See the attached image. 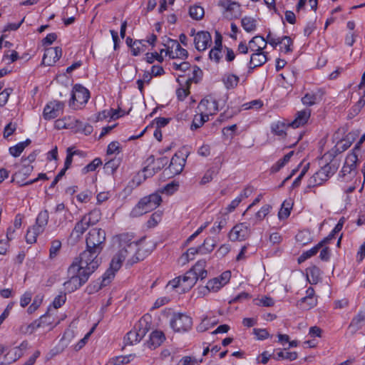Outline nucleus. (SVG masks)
<instances>
[{
	"label": "nucleus",
	"mask_w": 365,
	"mask_h": 365,
	"mask_svg": "<svg viewBox=\"0 0 365 365\" xmlns=\"http://www.w3.org/2000/svg\"><path fill=\"white\" fill-rule=\"evenodd\" d=\"M115 241L118 243V250L113 256L109 269L103 275L102 281L99 284L98 289L110 283L114 277L115 272L120 268L123 261L127 260V263L132 265L139 260V258L135 257L138 245L134 242H131L128 235H120L117 237Z\"/></svg>",
	"instance_id": "f257e3e1"
},
{
	"label": "nucleus",
	"mask_w": 365,
	"mask_h": 365,
	"mask_svg": "<svg viewBox=\"0 0 365 365\" xmlns=\"http://www.w3.org/2000/svg\"><path fill=\"white\" fill-rule=\"evenodd\" d=\"M99 255L100 253L94 254V250L86 248L81 253L78 259L70 266V272H74L75 270H79L81 273L89 277L101 262Z\"/></svg>",
	"instance_id": "f03ea898"
},
{
	"label": "nucleus",
	"mask_w": 365,
	"mask_h": 365,
	"mask_svg": "<svg viewBox=\"0 0 365 365\" xmlns=\"http://www.w3.org/2000/svg\"><path fill=\"white\" fill-rule=\"evenodd\" d=\"M162 202V197L158 193H153L143 197L132 210L134 217L140 216L157 208Z\"/></svg>",
	"instance_id": "7ed1b4c3"
},
{
	"label": "nucleus",
	"mask_w": 365,
	"mask_h": 365,
	"mask_svg": "<svg viewBox=\"0 0 365 365\" xmlns=\"http://www.w3.org/2000/svg\"><path fill=\"white\" fill-rule=\"evenodd\" d=\"M49 214L46 210L41 211L36 219V223L29 227L26 235V240L29 244L36 242L37 237L43 232L48 224Z\"/></svg>",
	"instance_id": "20e7f679"
},
{
	"label": "nucleus",
	"mask_w": 365,
	"mask_h": 365,
	"mask_svg": "<svg viewBox=\"0 0 365 365\" xmlns=\"http://www.w3.org/2000/svg\"><path fill=\"white\" fill-rule=\"evenodd\" d=\"M90 98L89 91L81 84H76L72 89L69 106L73 110L81 109Z\"/></svg>",
	"instance_id": "39448f33"
},
{
	"label": "nucleus",
	"mask_w": 365,
	"mask_h": 365,
	"mask_svg": "<svg viewBox=\"0 0 365 365\" xmlns=\"http://www.w3.org/2000/svg\"><path fill=\"white\" fill-rule=\"evenodd\" d=\"M106 241V232L100 228L91 229L86 237V248L94 250V254L101 253Z\"/></svg>",
	"instance_id": "423d86ee"
},
{
	"label": "nucleus",
	"mask_w": 365,
	"mask_h": 365,
	"mask_svg": "<svg viewBox=\"0 0 365 365\" xmlns=\"http://www.w3.org/2000/svg\"><path fill=\"white\" fill-rule=\"evenodd\" d=\"M337 168L335 165L327 163L317 171L309 180V187L322 185L327 181L336 171Z\"/></svg>",
	"instance_id": "0eeeda50"
},
{
	"label": "nucleus",
	"mask_w": 365,
	"mask_h": 365,
	"mask_svg": "<svg viewBox=\"0 0 365 365\" xmlns=\"http://www.w3.org/2000/svg\"><path fill=\"white\" fill-rule=\"evenodd\" d=\"M170 327L175 332H186L192 326V318L182 313H175L170 321Z\"/></svg>",
	"instance_id": "6e6552de"
},
{
	"label": "nucleus",
	"mask_w": 365,
	"mask_h": 365,
	"mask_svg": "<svg viewBox=\"0 0 365 365\" xmlns=\"http://www.w3.org/2000/svg\"><path fill=\"white\" fill-rule=\"evenodd\" d=\"M68 274L69 279L63 283V287L64 290L69 293L81 287L88 279V277L83 273H81L79 270H75L74 272H70V267L68 269Z\"/></svg>",
	"instance_id": "1a4fd4ad"
},
{
	"label": "nucleus",
	"mask_w": 365,
	"mask_h": 365,
	"mask_svg": "<svg viewBox=\"0 0 365 365\" xmlns=\"http://www.w3.org/2000/svg\"><path fill=\"white\" fill-rule=\"evenodd\" d=\"M220 103L215 95H209L201 100L197 106L199 113L209 115H215L219 110Z\"/></svg>",
	"instance_id": "9d476101"
},
{
	"label": "nucleus",
	"mask_w": 365,
	"mask_h": 365,
	"mask_svg": "<svg viewBox=\"0 0 365 365\" xmlns=\"http://www.w3.org/2000/svg\"><path fill=\"white\" fill-rule=\"evenodd\" d=\"M64 103L61 101H53L46 105L43 112V116L45 120H50L56 118L63 113Z\"/></svg>",
	"instance_id": "9b49d317"
},
{
	"label": "nucleus",
	"mask_w": 365,
	"mask_h": 365,
	"mask_svg": "<svg viewBox=\"0 0 365 365\" xmlns=\"http://www.w3.org/2000/svg\"><path fill=\"white\" fill-rule=\"evenodd\" d=\"M249 227L245 223L236 225L229 233V238L231 241H243L250 236Z\"/></svg>",
	"instance_id": "f8f14e48"
},
{
	"label": "nucleus",
	"mask_w": 365,
	"mask_h": 365,
	"mask_svg": "<svg viewBox=\"0 0 365 365\" xmlns=\"http://www.w3.org/2000/svg\"><path fill=\"white\" fill-rule=\"evenodd\" d=\"M61 56V47H46L42 58V63L47 66H53Z\"/></svg>",
	"instance_id": "ddd939ff"
},
{
	"label": "nucleus",
	"mask_w": 365,
	"mask_h": 365,
	"mask_svg": "<svg viewBox=\"0 0 365 365\" xmlns=\"http://www.w3.org/2000/svg\"><path fill=\"white\" fill-rule=\"evenodd\" d=\"M86 220H87L86 218L82 217L81 220L76 223L74 228L70 235L69 240L71 241V243L75 244L79 241L84 232L91 226Z\"/></svg>",
	"instance_id": "4468645a"
},
{
	"label": "nucleus",
	"mask_w": 365,
	"mask_h": 365,
	"mask_svg": "<svg viewBox=\"0 0 365 365\" xmlns=\"http://www.w3.org/2000/svg\"><path fill=\"white\" fill-rule=\"evenodd\" d=\"M317 304V299L315 296L314 289L309 287L306 290V296L297 302V305L302 309L309 310L314 307Z\"/></svg>",
	"instance_id": "2eb2a0df"
},
{
	"label": "nucleus",
	"mask_w": 365,
	"mask_h": 365,
	"mask_svg": "<svg viewBox=\"0 0 365 365\" xmlns=\"http://www.w3.org/2000/svg\"><path fill=\"white\" fill-rule=\"evenodd\" d=\"M311 113L312 110L309 108H304L297 111L294 120L289 123L290 127L297 128L307 124L310 118Z\"/></svg>",
	"instance_id": "dca6fc26"
},
{
	"label": "nucleus",
	"mask_w": 365,
	"mask_h": 365,
	"mask_svg": "<svg viewBox=\"0 0 365 365\" xmlns=\"http://www.w3.org/2000/svg\"><path fill=\"white\" fill-rule=\"evenodd\" d=\"M218 6L229 12L232 17H237L240 15V4L231 0H220Z\"/></svg>",
	"instance_id": "f3484780"
},
{
	"label": "nucleus",
	"mask_w": 365,
	"mask_h": 365,
	"mask_svg": "<svg viewBox=\"0 0 365 365\" xmlns=\"http://www.w3.org/2000/svg\"><path fill=\"white\" fill-rule=\"evenodd\" d=\"M322 98V92L317 89L305 93L302 98V103L306 106H314L321 101Z\"/></svg>",
	"instance_id": "a211bd4d"
},
{
	"label": "nucleus",
	"mask_w": 365,
	"mask_h": 365,
	"mask_svg": "<svg viewBox=\"0 0 365 365\" xmlns=\"http://www.w3.org/2000/svg\"><path fill=\"white\" fill-rule=\"evenodd\" d=\"M185 159L178 155V154H175L174 156L171 158L170 165L168 166V169L170 173L173 175L180 174L185 166Z\"/></svg>",
	"instance_id": "6ab92c4d"
},
{
	"label": "nucleus",
	"mask_w": 365,
	"mask_h": 365,
	"mask_svg": "<svg viewBox=\"0 0 365 365\" xmlns=\"http://www.w3.org/2000/svg\"><path fill=\"white\" fill-rule=\"evenodd\" d=\"M145 334V330L142 329L130 330L124 337L125 345H133L138 343L143 338Z\"/></svg>",
	"instance_id": "aec40b11"
},
{
	"label": "nucleus",
	"mask_w": 365,
	"mask_h": 365,
	"mask_svg": "<svg viewBox=\"0 0 365 365\" xmlns=\"http://www.w3.org/2000/svg\"><path fill=\"white\" fill-rule=\"evenodd\" d=\"M24 164L22 165L21 169L19 171L15 173L13 175V181H16V182L20 185L21 183H24V180L26 177H28L33 170V166L30 164Z\"/></svg>",
	"instance_id": "412c9836"
},
{
	"label": "nucleus",
	"mask_w": 365,
	"mask_h": 365,
	"mask_svg": "<svg viewBox=\"0 0 365 365\" xmlns=\"http://www.w3.org/2000/svg\"><path fill=\"white\" fill-rule=\"evenodd\" d=\"M266 47H258L257 51L252 54L250 57V67L255 68L262 66L267 61V56L263 49Z\"/></svg>",
	"instance_id": "4be33fe9"
},
{
	"label": "nucleus",
	"mask_w": 365,
	"mask_h": 365,
	"mask_svg": "<svg viewBox=\"0 0 365 365\" xmlns=\"http://www.w3.org/2000/svg\"><path fill=\"white\" fill-rule=\"evenodd\" d=\"M187 55V51L183 47H167L165 51V56L172 59H185Z\"/></svg>",
	"instance_id": "5701e85b"
},
{
	"label": "nucleus",
	"mask_w": 365,
	"mask_h": 365,
	"mask_svg": "<svg viewBox=\"0 0 365 365\" xmlns=\"http://www.w3.org/2000/svg\"><path fill=\"white\" fill-rule=\"evenodd\" d=\"M359 153V145H356L352 151L346 155L344 165L355 171L359 161L358 155Z\"/></svg>",
	"instance_id": "b1692460"
},
{
	"label": "nucleus",
	"mask_w": 365,
	"mask_h": 365,
	"mask_svg": "<svg viewBox=\"0 0 365 365\" xmlns=\"http://www.w3.org/2000/svg\"><path fill=\"white\" fill-rule=\"evenodd\" d=\"M165 340V334L163 331L155 330L150 334V339L148 345L150 349H155L160 346Z\"/></svg>",
	"instance_id": "393cba45"
},
{
	"label": "nucleus",
	"mask_w": 365,
	"mask_h": 365,
	"mask_svg": "<svg viewBox=\"0 0 365 365\" xmlns=\"http://www.w3.org/2000/svg\"><path fill=\"white\" fill-rule=\"evenodd\" d=\"M181 279L182 290L183 292L190 290L196 283L197 277L190 270L187 271L183 276L180 277Z\"/></svg>",
	"instance_id": "a878e982"
},
{
	"label": "nucleus",
	"mask_w": 365,
	"mask_h": 365,
	"mask_svg": "<svg viewBox=\"0 0 365 365\" xmlns=\"http://www.w3.org/2000/svg\"><path fill=\"white\" fill-rule=\"evenodd\" d=\"M289 127H290L289 123H286L284 121L277 120L273 122L271 124L270 128L272 134L283 138L286 136V130Z\"/></svg>",
	"instance_id": "bb28decb"
},
{
	"label": "nucleus",
	"mask_w": 365,
	"mask_h": 365,
	"mask_svg": "<svg viewBox=\"0 0 365 365\" xmlns=\"http://www.w3.org/2000/svg\"><path fill=\"white\" fill-rule=\"evenodd\" d=\"M222 81L225 87L229 90L233 89L237 86L240 78L235 74L227 73L222 76Z\"/></svg>",
	"instance_id": "cd10ccee"
},
{
	"label": "nucleus",
	"mask_w": 365,
	"mask_h": 365,
	"mask_svg": "<svg viewBox=\"0 0 365 365\" xmlns=\"http://www.w3.org/2000/svg\"><path fill=\"white\" fill-rule=\"evenodd\" d=\"M206 262L205 260H199L190 270L195 274L197 279H203L207 277V272L205 269Z\"/></svg>",
	"instance_id": "c85d7f7f"
},
{
	"label": "nucleus",
	"mask_w": 365,
	"mask_h": 365,
	"mask_svg": "<svg viewBox=\"0 0 365 365\" xmlns=\"http://www.w3.org/2000/svg\"><path fill=\"white\" fill-rule=\"evenodd\" d=\"M211 41V35L207 31H198L194 37L195 46H208Z\"/></svg>",
	"instance_id": "c756f323"
},
{
	"label": "nucleus",
	"mask_w": 365,
	"mask_h": 365,
	"mask_svg": "<svg viewBox=\"0 0 365 365\" xmlns=\"http://www.w3.org/2000/svg\"><path fill=\"white\" fill-rule=\"evenodd\" d=\"M297 353L295 351L293 352H289V351H284L282 349H274L273 351V359L275 360H283V359H287L289 361H294L297 359Z\"/></svg>",
	"instance_id": "7c9ffc66"
},
{
	"label": "nucleus",
	"mask_w": 365,
	"mask_h": 365,
	"mask_svg": "<svg viewBox=\"0 0 365 365\" xmlns=\"http://www.w3.org/2000/svg\"><path fill=\"white\" fill-rule=\"evenodd\" d=\"M268 42L271 46H291L292 40L290 37L284 36L282 37H273L270 34L267 36Z\"/></svg>",
	"instance_id": "2f4dec72"
},
{
	"label": "nucleus",
	"mask_w": 365,
	"mask_h": 365,
	"mask_svg": "<svg viewBox=\"0 0 365 365\" xmlns=\"http://www.w3.org/2000/svg\"><path fill=\"white\" fill-rule=\"evenodd\" d=\"M30 139L20 142L16 145L11 146L9 149V154L15 158L19 157L24 150V149L31 143Z\"/></svg>",
	"instance_id": "473e14b6"
},
{
	"label": "nucleus",
	"mask_w": 365,
	"mask_h": 365,
	"mask_svg": "<svg viewBox=\"0 0 365 365\" xmlns=\"http://www.w3.org/2000/svg\"><path fill=\"white\" fill-rule=\"evenodd\" d=\"M216 246V241L211 237H207L204 242L199 246L200 255H207L210 253Z\"/></svg>",
	"instance_id": "72a5a7b5"
},
{
	"label": "nucleus",
	"mask_w": 365,
	"mask_h": 365,
	"mask_svg": "<svg viewBox=\"0 0 365 365\" xmlns=\"http://www.w3.org/2000/svg\"><path fill=\"white\" fill-rule=\"evenodd\" d=\"M218 321L215 318L205 317L202 319L201 323L197 327V330L200 332H204L217 324Z\"/></svg>",
	"instance_id": "f704fd0d"
},
{
	"label": "nucleus",
	"mask_w": 365,
	"mask_h": 365,
	"mask_svg": "<svg viewBox=\"0 0 365 365\" xmlns=\"http://www.w3.org/2000/svg\"><path fill=\"white\" fill-rule=\"evenodd\" d=\"M208 120L209 117H207L206 114L199 113L194 116L192 124L190 125V129L192 130H196L202 127L204 123Z\"/></svg>",
	"instance_id": "c9c22d12"
},
{
	"label": "nucleus",
	"mask_w": 365,
	"mask_h": 365,
	"mask_svg": "<svg viewBox=\"0 0 365 365\" xmlns=\"http://www.w3.org/2000/svg\"><path fill=\"white\" fill-rule=\"evenodd\" d=\"M88 221V223L91 226L96 224L101 218V212L99 209L95 208L89 213L83 216Z\"/></svg>",
	"instance_id": "e433bc0d"
},
{
	"label": "nucleus",
	"mask_w": 365,
	"mask_h": 365,
	"mask_svg": "<svg viewBox=\"0 0 365 365\" xmlns=\"http://www.w3.org/2000/svg\"><path fill=\"white\" fill-rule=\"evenodd\" d=\"M225 47H213L209 53L210 58L216 63L225 55Z\"/></svg>",
	"instance_id": "4c0bfd02"
},
{
	"label": "nucleus",
	"mask_w": 365,
	"mask_h": 365,
	"mask_svg": "<svg viewBox=\"0 0 365 365\" xmlns=\"http://www.w3.org/2000/svg\"><path fill=\"white\" fill-rule=\"evenodd\" d=\"M307 278L311 284H317L320 278V269L316 266L309 268Z\"/></svg>",
	"instance_id": "58836bf2"
},
{
	"label": "nucleus",
	"mask_w": 365,
	"mask_h": 365,
	"mask_svg": "<svg viewBox=\"0 0 365 365\" xmlns=\"http://www.w3.org/2000/svg\"><path fill=\"white\" fill-rule=\"evenodd\" d=\"M198 250L199 247L189 248L187 252L180 257L181 262L185 264L190 260H192L197 254H200V250Z\"/></svg>",
	"instance_id": "ea45409f"
},
{
	"label": "nucleus",
	"mask_w": 365,
	"mask_h": 365,
	"mask_svg": "<svg viewBox=\"0 0 365 365\" xmlns=\"http://www.w3.org/2000/svg\"><path fill=\"white\" fill-rule=\"evenodd\" d=\"M189 14L192 19L200 20L204 16L205 11L202 6L194 5L190 7Z\"/></svg>",
	"instance_id": "a19ab883"
},
{
	"label": "nucleus",
	"mask_w": 365,
	"mask_h": 365,
	"mask_svg": "<svg viewBox=\"0 0 365 365\" xmlns=\"http://www.w3.org/2000/svg\"><path fill=\"white\" fill-rule=\"evenodd\" d=\"M165 49L162 48L160 53L151 52L145 54V59L148 63H153L155 61L162 62L163 61V53H165Z\"/></svg>",
	"instance_id": "79ce46f5"
},
{
	"label": "nucleus",
	"mask_w": 365,
	"mask_h": 365,
	"mask_svg": "<svg viewBox=\"0 0 365 365\" xmlns=\"http://www.w3.org/2000/svg\"><path fill=\"white\" fill-rule=\"evenodd\" d=\"M241 23L243 29L248 32L252 31L256 29V20L254 18L245 16L242 19Z\"/></svg>",
	"instance_id": "37998d69"
},
{
	"label": "nucleus",
	"mask_w": 365,
	"mask_h": 365,
	"mask_svg": "<svg viewBox=\"0 0 365 365\" xmlns=\"http://www.w3.org/2000/svg\"><path fill=\"white\" fill-rule=\"evenodd\" d=\"M61 249V242L58 240H54L51 242L49 249V258L53 259L57 257Z\"/></svg>",
	"instance_id": "c03bdc74"
},
{
	"label": "nucleus",
	"mask_w": 365,
	"mask_h": 365,
	"mask_svg": "<svg viewBox=\"0 0 365 365\" xmlns=\"http://www.w3.org/2000/svg\"><path fill=\"white\" fill-rule=\"evenodd\" d=\"M294 155V151H290L286 154L283 158L279 159L272 168V170L277 172L283 168Z\"/></svg>",
	"instance_id": "a18cd8bd"
},
{
	"label": "nucleus",
	"mask_w": 365,
	"mask_h": 365,
	"mask_svg": "<svg viewBox=\"0 0 365 365\" xmlns=\"http://www.w3.org/2000/svg\"><path fill=\"white\" fill-rule=\"evenodd\" d=\"M365 322V312H359L351 320L350 327L358 329L361 327Z\"/></svg>",
	"instance_id": "49530a36"
},
{
	"label": "nucleus",
	"mask_w": 365,
	"mask_h": 365,
	"mask_svg": "<svg viewBox=\"0 0 365 365\" xmlns=\"http://www.w3.org/2000/svg\"><path fill=\"white\" fill-rule=\"evenodd\" d=\"M222 287V285L221 282L217 279V278L215 277L207 282L206 286L205 287V289H207V292H217Z\"/></svg>",
	"instance_id": "de8ad7c7"
},
{
	"label": "nucleus",
	"mask_w": 365,
	"mask_h": 365,
	"mask_svg": "<svg viewBox=\"0 0 365 365\" xmlns=\"http://www.w3.org/2000/svg\"><path fill=\"white\" fill-rule=\"evenodd\" d=\"M203 361L202 359H197L191 356H183L176 365H198Z\"/></svg>",
	"instance_id": "09e8293b"
},
{
	"label": "nucleus",
	"mask_w": 365,
	"mask_h": 365,
	"mask_svg": "<svg viewBox=\"0 0 365 365\" xmlns=\"http://www.w3.org/2000/svg\"><path fill=\"white\" fill-rule=\"evenodd\" d=\"M322 247H323V246L320 242H319L317 245H315L310 250L303 252L302 255L299 257V260L304 261L308 258H310L312 256H314Z\"/></svg>",
	"instance_id": "8fccbe9b"
},
{
	"label": "nucleus",
	"mask_w": 365,
	"mask_h": 365,
	"mask_svg": "<svg viewBox=\"0 0 365 365\" xmlns=\"http://www.w3.org/2000/svg\"><path fill=\"white\" fill-rule=\"evenodd\" d=\"M354 175L355 171L344 165L339 173V178L344 181H348L354 178Z\"/></svg>",
	"instance_id": "3c124183"
},
{
	"label": "nucleus",
	"mask_w": 365,
	"mask_h": 365,
	"mask_svg": "<svg viewBox=\"0 0 365 365\" xmlns=\"http://www.w3.org/2000/svg\"><path fill=\"white\" fill-rule=\"evenodd\" d=\"M63 120L66 122L67 129L78 128L81 123L79 120L71 115L64 117Z\"/></svg>",
	"instance_id": "603ef678"
},
{
	"label": "nucleus",
	"mask_w": 365,
	"mask_h": 365,
	"mask_svg": "<svg viewBox=\"0 0 365 365\" xmlns=\"http://www.w3.org/2000/svg\"><path fill=\"white\" fill-rule=\"evenodd\" d=\"M66 152L67 155L64 163V170H67L71 165L73 161V156L75 155H78L80 153L78 150L73 151L72 148H68Z\"/></svg>",
	"instance_id": "864d4df0"
},
{
	"label": "nucleus",
	"mask_w": 365,
	"mask_h": 365,
	"mask_svg": "<svg viewBox=\"0 0 365 365\" xmlns=\"http://www.w3.org/2000/svg\"><path fill=\"white\" fill-rule=\"evenodd\" d=\"M216 175V172L214 168H210L208 169L205 174L203 175L202 178H201L200 181V184L202 185H204L210 182H211L213 179V177Z\"/></svg>",
	"instance_id": "5fc2aeb1"
},
{
	"label": "nucleus",
	"mask_w": 365,
	"mask_h": 365,
	"mask_svg": "<svg viewBox=\"0 0 365 365\" xmlns=\"http://www.w3.org/2000/svg\"><path fill=\"white\" fill-rule=\"evenodd\" d=\"M102 162L100 158H96L86 166L83 168V173H87L89 172H93L96 170V168L101 165Z\"/></svg>",
	"instance_id": "6e6d98bb"
},
{
	"label": "nucleus",
	"mask_w": 365,
	"mask_h": 365,
	"mask_svg": "<svg viewBox=\"0 0 365 365\" xmlns=\"http://www.w3.org/2000/svg\"><path fill=\"white\" fill-rule=\"evenodd\" d=\"M272 210V206L270 205H263L260 210L255 214V217L257 220L261 221Z\"/></svg>",
	"instance_id": "4d7b16f0"
},
{
	"label": "nucleus",
	"mask_w": 365,
	"mask_h": 365,
	"mask_svg": "<svg viewBox=\"0 0 365 365\" xmlns=\"http://www.w3.org/2000/svg\"><path fill=\"white\" fill-rule=\"evenodd\" d=\"M66 301V296L65 293H60L58 295H57L53 301V306L55 309L60 308L61 306H63Z\"/></svg>",
	"instance_id": "13d9d810"
},
{
	"label": "nucleus",
	"mask_w": 365,
	"mask_h": 365,
	"mask_svg": "<svg viewBox=\"0 0 365 365\" xmlns=\"http://www.w3.org/2000/svg\"><path fill=\"white\" fill-rule=\"evenodd\" d=\"M41 302H42V297H39V296H36L34 298L32 304L28 307L27 312L30 314H33L40 307Z\"/></svg>",
	"instance_id": "bf43d9fd"
},
{
	"label": "nucleus",
	"mask_w": 365,
	"mask_h": 365,
	"mask_svg": "<svg viewBox=\"0 0 365 365\" xmlns=\"http://www.w3.org/2000/svg\"><path fill=\"white\" fill-rule=\"evenodd\" d=\"M263 106V103L261 100H253L249 103H244L242 108L244 110H249L251 108L258 109Z\"/></svg>",
	"instance_id": "052dcab7"
},
{
	"label": "nucleus",
	"mask_w": 365,
	"mask_h": 365,
	"mask_svg": "<svg viewBox=\"0 0 365 365\" xmlns=\"http://www.w3.org/2000/svg\"><path fill=\"white\" fill-rule=\"evenodd\" d=\"M120 143L118 141H113L108 145L107 154H118L120 153Z\"/></svg>",
	"instance_id": "680f3d73"
},
{
	"label": "nucleus",
	"mask_w": 365,
	"mask_h": 365,
	"mask_svg": "<svg viewBox=\"0 0 365 365\" xmlns=\"http://www.w3.org/2000/svg\"><path fill=\"white\" fill-rule=\"evenodd\" d=\"M33 294L27 291L20 298V305L22 307H26L31 301Z\"/></svg>",
	"instance_id": "e2e57ef3"
},
{
	"label": "nucleus",
	"mask_w": 365,
	"mask_h": 365,
	"mask_svg": "<svg viewBox=\"0 0 365 365\" xmlns=\"http://www.w3.org/2000/svg\"><path fill=\"white\" fill-rule=\"evenodd\" d=\"M202 70L200 68H198L197 66H194L192 68V76L190 77L187 80V82H188L190 81H192L194 82H197L202 78Z\"/></svg>",
	"instance_id": "0e129e2a"
},
{
	"label": "nucleus",
	"mask_w": 365,
	"mask_h": 365,
	"mask_svg": "<svg viewBox=\"0 0 365 365\" xmlns=\"http://www.w3.org/2000/svg\"><path fill=\"white\" fill-rule=\"evenodd\" d=\"M16 129V123H9L7 124L4 129V138H8L11 136Z\"/></svg>",
	"instance_id": "69168bd1"
},
{
	"label": "nucleus",
	"mask_w": 365,
	"mask_h": 365,
	"mask_svg": "<svg viewBox=\"0 0 365 365\" xmlns=\"http://www.w3.org/2000/svg\"><path fill=\"white\" fill-rule=\"evenodd\" d=\"M227 224L225 219H222L218 222H216L213 227L211 228L210 232L212 233H219L221 230L225 227Z\"/></svg>",
	"instance_id": "338daca9"
},
{
	"label": "nucleus",
	"mask_w": 365,
	"mask_h": 365,
	"mask_svg": "<svg viewBox=\"0 0 365 365\" xmlns=\"http://www.w3.org/2000/svg\"><path fill=\"white\" fill-rule=\"evenodd\" d=\"M253 333L259 340L267 339L269 336V333L265 329H254Z\"/></svg>",
	"instance_id": "774afa93"
}]
</instances>
